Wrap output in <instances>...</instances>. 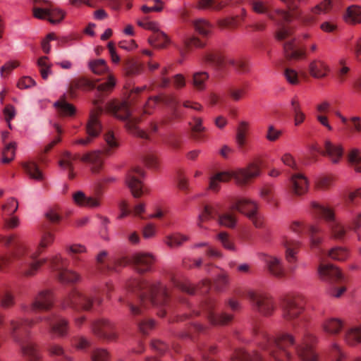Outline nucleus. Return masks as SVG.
I'll return each mask as SVG.
<instances>
[{
  "mask_svg": "<svg viewBox=\"0 0 361 361\" xmlns=\"http://www.w3.org/2000/svg\"><path fill=\"white\" fill-rule=\"evenodd\" d=\"M39 321H44L49 332L56 337L63 338L68 334L69 323L64 317L55 312H51L45 316L39 317Z\"/></svg>",
  "mask_w": 361,
  "mask_h": 361,
  "instance_id": "6ab92c4d",
  "label": "nucleus"
},
{
  "mask_svg": "<svg viewBox=\"0 0 361 361\" xmlns=\"http://www.w3.org/2000/svg\"><path fill=\"white\" fill-rule=\"evenodd\" d=\"M192 314L196 316L202 314L212 325H226L233 319L231 314L225 312L218 314L216 312V300L212 297L206 298L200 305L199 310H192L190 314H185L183 317L188 318Z\"/></svg>",
  "mask_w": 361,
  "mask_h": 361,
  "instance_id": "9d476101",
  "label": "nucleus"
},
{
  "mask_svg": "<svg viewBox=\"0 0 361 361\" xmlns=\"http://www.w3.org/2000/svg\"><path fill=\"white\" fill-rule=\"evenodd\" d=\"M188 240L187 235L179 233H176L165 238L164 243L170 247H177L180 246L184 242Z\"/></svg>",
  "mask_w": 361,
  "mask_h": 361,
  "instance_id": "3c124183",
  "label": "nucleus"
},
{
  "mask_svg": "<svg viewBox=\"0 0 361 361\" xmlns=\"http://www.w3.org/2000/svg\"><path fill=\"white\" fill-rule=\"evenodd\" d=\"M217 239L220 241L224 248L231 251H234L235 250V246L227 233H219L217 235Z\"/></svg>",
  "mask_w": 361,
  "mask_h": 361,
  "instance_id": "0e129e2a",
  "label": "nucleus"
},
{
  "mask_svg": "<svg viewBox=\"0 0 361 361\" xmlns=\"http://www.w3.org/2000/svg\"><path fill=\"white\" fill-rule=\"evenodd\" d=\"M344 324V322L340 318L328 317L322 322V329L326 334L336 336L341 332Z\"/></svg>",
  "mask_w": 361,
  "mask_h": 361,
  "instance_id": "2f4dec72",
  "label": "nucleus"
},
{
  "mask_svg": "<svg viewBox=\"0 0 361 361\" xmlns=\"http://www.w3.org/2000/svg\"><path fill=\"white\" fill-rule=\"evenodd\" d=\"M248 130V123L245 121H241L237 128L236 142L241 150L245 149L246 145V135Z\"/></svg>",
  "mask_w": 361,
  "mask_h": 361,
  "instance_id": "a18cd8bd",
  "label": "nucleus"
},
{
  "mask_svg": "<svg viewBox=\"0 0 361 361\" xmlns=\"http://www.w3.org/2000/svg\"><path fill=\"white\" fill-rule=\"evenodd\" d=\"M290 228L298 235H302L306 232L310 236L312 248H317L322 242V238L317 235L320 232V228L316 226L307 225L297 221L292 223Z\"/></svg>",
  "mask_w": 361,
  "mask_h": 361,
  "instance_id": "5701e85b",
  "label": "nucleus"
},
{
  "mask_svg": "<svg viewBox=\"0 0 361 361\" xmlns=\"http://www.w3.org/2000/svg\"><path fill=\"white\" fill-rule=\"evenodd\" d=\"M104 140L106 142V148L104 153L110 155L115 149L119 147L118 138L115 136L114 133L109 129L104 134Z\"/></svg>",
  "mask_w": 361,
  "mask_h": 361,
  "instance_id": "37998d69",
  "label": "nucleus"
},
{
  "mask_svg": "<svg viewBox=\"0 0 361 361\" xmlns=\"http://www.w3.org/2000/svg\"><path fill=\"white\" fill-rule=\"evenodd\" d=\"M311 209L314 215L324 218L328 222L333 238L336 240L343 239L346 234V229L339 221L335 219L334 213L331 209L316 202H312Z\"/></svg>",
  "mask_w": 361,
  "mask_h": 361,
  "instance_id": "f8f14e48",
  "label": "nucleus"
},
{
  "mask_svg": "<svg viewBox=\"0 0 361 361\" xmlns=\"http://www.w3.org/2000/svg\"><path fill=\"white\" fill-rule=\"evenodd\" d=\"M35 323L32 319L17 317L11 319L6 326L11 338L19 345L27 361H39L41 358L35 344L28 339L29 329Z\"/></svg>",
  "mask_w": 361,
  "mask_h": 361,
  "instance_id": "423d86ee",
  "label": "nucleus"
},
{
  "mask_svg": "<svg viewBox=\"0 0 361 361\" xmlns=\"http://www.w3.org/2000/svg\"><path fill=\"white\" fill-rule=\"evenodd\" d=\"M228 94L234 102H238L246 94V90L245 87H230Z\"/></svg>",
  "mask_w": 361,
  "mask_h": 361,
  "instance_id": "69168bd1",
  "label": "nucleus"
},
{
  "mask_svg": "<svg viewBox=\"0 0 361 361\" xmlns=\"http://www.w3.org/2000/svg\"><path fill=\"white\" fill-rule=\"evenodd\" d=\"M327 255L332 259L344 261L348 258L349 252L346 248L336 247L330 250Z\"/></svg>",
  "mask_w": 361,
  "mask_h": 361,
  "instance_id": "4d7b16f0",
  "label": "nucleus"
},
{
  "mask_svg": "<svg viewBox=\"0 0 361 361\" xmlns=\"http://www.w3.org/2000/svg\"><path fill=\"white\" fill-rule=\"evenodd\" d=\"M54 238V234L51 231H44L37 250L31 252L27 245L16 236H1L0 270L13 264L23 276H34L39 268L48 261L47 258L38 259L39 255L53 243Z\"/></svg>",
  "mask_w": 361,
  "mask_h": 361,
  "instance_id": "f03ea898",
  "label": "nucleus"
},
{
  "mask_svg": "<svg viewBox=\"0 0 361 361\" xmlns=\"http://www.w3.org/2000/svg\"><path fill=\"white\" fill-rule=\"evenodd\" d=\"M47 350L51 356L57 357V361H73V357L59 344L51 343L49 345Z\"/></svg>",
  "mask_w": 361,
  "mask_h": 361,
  "instance_id": "ea45409f",
  "label": "nucleus"
},
{
  "mask_svg": "<svg viewBox=\"0 0 361 361\" xmlns=\"http://www.w3.org/2000/svg\"><path fill=\"white\" fill-rule=\"evenodd\" d=\"M23 167L31 178L36 180H42L43 179V174L35 161L24 163Z\"/></svg>",
  "mask_w": 361,
  "mask_h": 361,
  "instance_id": "09e8293b",
  "label": "nucleus"
},
{
  "mask_svg": "<svg viewBox=\"0 0 361 361\" xmlns=\"http://www.w3.org/2000/svg\"><path fill=\"white\" fill-rule=\"evenodd\" d=\"M345 343L351 346L356 345L361 343V324L355 326L347 329L344 334Z\"/></svg>",
  "mask_w": 361,
  "mask_h": 361,
  "instance_id": "4c0bfd02",
  "label": "nucleus"
},
{
  "mask_svg": "<svg viewBox=\"0 0 361 361\" xmlns=\"http://www.w3.org/2000/svg\"><path fill=\"white\" fill-rule=\"evenodd\" d=\"M16 146L17 144L15 142H12L5 145V147L2 152V161L4 164H8L14 159Z\"/></svg>",
  "mask_w": 361,
  "mask_h": 361,
  "instance_id": "6e6d98bb",
  "label": "nucleus"
},
{
  "mask_svg": "<svg viewBox=\"0 0 361 361\" xmlns=\"http://www.w3.org/2000/svg\"><path fill=\"white\" fill-rule=\"evenodd\" d=\"M74 202L80 207L90 208L98 207L100 205L99 199L93 197H87L82 191H78L73 195Z\"/></svg>",
  "mask_w": 361,
  "mask_h": 361,
  "instance_id": "f704fd0d",
  "label": "nucleus"
},
{
  "mask_svg": "<svg viewBox=\"0 0 361 361\" xmlns=\"http://www.w3.org/2000/svg\"><path fill=\"white\" fill-rule=\"evenodd\" d=\"M184 50L181 51V54L183 55L192 47L202 48L204 47L205 43L200 40L198 37L192 36L185 39L183 42Z\"/></svg>",
  "mask_w": 361,
  "mask_h": 361,
  "instance_id": "052dcab7",
  "label": "nucleus"
},
{
  "mask_svg": "<svg viewBox=\"0 0 361 361\" xmlns=\"http://www.w3.org/2000/svg\"><path fill=\"white\" fill-rule=\"evenodd\" d=\"M285 247L286 259L290 264V271L294 272L296 269L297 255L298 253L300 242L296 240L285 238L283 241Z\"/></svg>",
  "mask_w": 361,
  "mask_h": 361,
  "instance_id": "bb28decb",
  "label": "nucleus"
},
{
  "mask_svg": "<svg viewBox=\"0 0 361 361\" xmlns=\"http://www.w3.org/2000/svg\"><path fill=\"white\" fill-rule=\"evenodd\" d=\"M83 162L91 164V171L94 173H99L102 168L103 159L101 151H93L84 154L80 158Z\"/></svg>",
  "mask_w": 361,
  "mask_h": 361,
  "instance_id": "473e14b6",
  "label": "nucleus"
},
{
  "mask_svg": "<svg viewBox=\"0 0 361 361\" xmlns=\"http://www.w3.org/2000/svg\"><path fill=\"white\" fill-rule=\"evenodd\" d=\"M123 63L126 73L129 75L139 74L143 70L142 63L133 59H127L123 61Z\"/></svg>",
  "mask_w": 361,
  "mask_h": 361,
  "instance_id": "de8ad7c7",
  "label": "nucleus"
},
{
  "mask_svg": "<svg viewBox=\"0 0 361 361\" xmlns=\"http://www.w3.org/2000/svg\"><path fill=\"white\" fill-rule=\"evenodd\" d=\"M115 85L116 80L114 77L109 75L108 76V79L105 82L99 84L97 87L98 94L97 98L92 101V104L94 105V109L91 111L86 125L87 137L75 140L73 142L74 145L87 146L100 135L103 127L99 119V116L104 111L102 106L103 104V96L111 92L114 89Z\"/></svg>",
  "mask_w": 361,
  "mask_h": 361,
  "instance_id": "39448f33",
  "label": "nucleus"
},
{
  "mask_svg": "<svg viewBox=\"0 0 361 361\" xmlns=\"http://www.w3.org/2000/svg\"><path fill=\"white\" fill-rule=\"evenodd\" d=\"M261 259L266 264L269 272L277 278H283L286 275L282 259L274 255H261Z\"/></svg>",
  "mask_w": 361,
  "mask_h": 361,
  "instance_id": "a878e982",
  "label": "nucleus"
},
{
  "mask_svg": "<svg viewBox=\"0 0 361 361\" xmlns=\"http://www.w3.org/2000/svg\"><path fill=\"white\" fill-rule=\"evenodd\" d=\"M32 12L36 18L47 19L51 23H59L65 16L63 11L54 8L47 1H35Z\"/></svg>",
  "mask_w": 361,
  "mask_h": 361,
  "instance_id": "a211bd4d",
  "label": "nucleus"
},
{
  "mask_svg": "<svg viewBox=\"0 0 361 361\" xmlns=\"http://www.w3.org/2000/svg\"><path fill=\"white\" fill-rule=\"evenodd\" d=\"M191 23L195 32L202 37L209 36L212 32V24L204 18L195 19Z\"/></svg>",
  "mask_w": 361,
  "mask_h": 361,
  "instance_id": "a19ab883",
  "label": "nucleus"
},
{
  "mask_svg": "<svg viewBox=\"0 0 361 361\" xmlns=\"http://www.w3.org/2000/svg\"><path fill=\"white\" fill-rule=\"evenodd\" d=\"M309 182L302 173L296 172L289 178V190L295 196L304 195L308 191Z\"/></svg>",
  "mask_w": 361,
  "mask_h": 361,
  "instance_id": "393cba45",
  "label": "nucleus"
},
{
  "mask_svg": "<svg viewBox=\"0 0 361 361\" xmlns=\"http://www.w3.org/2000/svg\"><path fill=\"white\" fill-rule=\"evenodd\" d=\"M155 260L153 254L145 252H135L130 258V264L140 274L150 271Z\"/></svg>",
  "mask_w": 361,
  "mask_h": 361,
  "instance_id": "4be33fe9",
  "label": "nucleus"
},
{
  "mask_svg": "<svg viewBox=\"0 0 361 361\" xmlns=\"http://www.w3.org/2000/svg\"><path fill=\"white\" fill-rule=\"evenodd\" d=\"M146 86L136 87L132 90L128 101L117 102L111 101L106 104L107 111L116 118L126 121V127L135 135L145 140H149V135L143 130L137 127L139 119L133 117L131 115V105L133 104V95L140 93Z\"/></svg>",
  "mask_w": 361,
  "mask_h": 361,
  "instance_id": "6e6552de",
  "label": "nucleus"
},
{
  "mask_svg": "<svg viewBox=\"0 0 361 361\" xmlns=\"http://www.w3.org/2000/svg\"><path fill=\"white\" fill-rule=\"evenodd\" d=\"M259 174V166L252 163L245 169L217 173L210 178L209 188L210 190L216 192L220 188V183L228 182L232 178L235 180L238 185L244 186Z\"/></svg>",
  "mask_w": 361,
  "mask_h": 361,
  "instance_id": "1a4fd4ad",
  "label": "nucleus"
},
{
  "mask_svg": "<svg viewBox=\"0 0 361 361\" xmlns=\"http://www.w3.org/2000/svg\"><path fill=\"white\" fill-rule=\"evenodd\" d=\"M228 283V276L225 273L218 275L214 281V287L216 291H222Z\"/></svg>",
  "mask_w": 361,
  "mask_h": 361,
  "instance_id": "774afa93",
  "label": "nucleus"
},
{
  "mask_svg": "<svg viewBox=\"0 0 361 361\" xmlns=\"http://www.w3.org/2000/svg\"><path fill=\"white\" fill-rule=\"evenodd\" d=\"M54 305V297L51 290L43 289L39 290L28 305L21 303L20 310L25 313L36 312H49Z\"/></svg>",
  "mask_w": 361,
  "mask_h": 361,
  "instance_id": "ddd939ff",
  "label": "nucleus"
},
{
  "mask_svg": "<svg viewBox=\"0 0 361 361\" xmlns=\"http://www.w3.org/2000/svg\"><path fill=\"white\" fill-rule=\"evenodd\" d=\"M250 4L254 12L267 14L278 27L276 37L278 40L284 41L283 51L287 59L298 60L305 56V51L297 46L295 39L292 37L291 28L286 25L292 20V16L288 11L279 8L269 11L266 4L261 0H250Z\"/></svg>",
  "mask_w": 361,
  "mask_h": 361,
  "instance_id": "20e7f679",
  "label": "nucleus"
},
{
  "mask_svg": "<svg viewBox=\"0 0 361 361\" xmlns=\"http://www.w3.org/2000/svg\"><path fill=\"white\" fill-rule=\"evenodd\" d=\"M51 268L56 273L58 279L63 283L71 284L80 280V276L68 269V260L61 255L54 256L49 259Z\"/></svg>",
  "mask_w": 361,
  "mask_h": 361,
  "instance_id": "dca6fc26",
  "label": "nucleus"
},
{
  "mask_svg": "<svg viewBox=\"0 0 361 361\" xmlns=\"http://www.w3.org/2000/svg\"><path fill=\"white\" fill-rule=\"evenodd\" d=\"M16 303L14 295L8 291L4 290L0 293V306L4 309L12 307Z\"/></svg>",
  "mask_w": 361,
  "mask_h": 361,
  "instance_id": "5fc2aeb1",
  "label": "nucleus"
},
{
  "mask_svg": "<svg viewBox=\"0 0 361 361\" xmlns=\"http://www.w3.org/2000/svg\"><path fill=\"white\" fill-rule=\"evenodd\" d=\"M191 128L192 136L197 140L203 139L204 135L202 134L205 131V128L202 126V119L199 117H193L192 121L189 123Z\"/></svg>",
  "mask_w": 361,
  "mask_h": 361,
  "instance_id": "8fccbe9b",
  "label": "nucleus"
},
{
  "mask_svg": "<svg viewBox=\"0 0 361 361\" xmlns=\"http://www.w3.org/2000/svg\"><path fill=\"white\" fill-rule=\"evenodd\" d=\"M220 206L219 204H206L203 211L199 215L197 225L200 228H203L202 223L209 220L218 218L219 223L224 226L233 228L236 223L235 216L230 212L223 214H219Z\"/></svg>",
  "mask_w": 361,
  "mask_h": 361,
  "instance_id": "2eb2a0df",
  "label": "nucleus"
},
{
  "mask_svg": "<svg viewBox=\"0 0 361 361\" xmlns=\"http://www.w3.org/2000/svg\"><path fill=\"white\" fill-rule=\"evenodd\" d=\"M285 4L289 10L296 12L294 15L295 18H299L302 23L305 25H311L317 21V16L329 12L332 8L331 0H324L310 9V13L302 14L301 12H297L301 0H280Z\"/></svg>",
  "mask_w": 361,
  "mask_h": 361,
  "instance_id": "9b49d317",
  "label": "nucleus"
},
{
  "mask_svg": "<svg viewBox=\"0 0 361 361\" xmlns=\"http://www.w3.org/2000/svg\"><path fill=\"white\" fill-rule=\"evenodd\" d=\"M231 209L245 214L249 218L252 216L254 212L257 210L255 202L245 198L235 200L231 204Z\"/></svg>",
  "mask_w": 361,
  "mask_h": 361,
  "instance_id": "7c9ffc66",
  "label": "nucleus"
},
{
  "mask_svg": "<svg viewBox=\"0 0 361 361\" xmlns=\"http://www.w3.org/2000/svg\"><path fill=\"white\" fill-rule=\"evenodd\" d=\"M247 298L253 308L264 316H270L275 310V305L271 297L262 290H250Z\"/></svg>",
  "mask_w": 361,
  "mask_h": 361,
  "instance_id": "f3484780",
  "label": "nucleus"
},
{
  "mask_svg": "<svg viewBox=\"0 0 361 361\" xmlns=\"http://www.w3.org/2000/svg\"><path fill=\"white\" fill-rule=\"evenodd\" d=\"M90 358L92 361H109L110 353L106 349L95 348L91 351Z\"/></svg>",
  "mask_w": 361,
  "mask_h": 361,
  "instance_id": "13d9d810",
  "label": "nucleus"
},
{
  "mask_svg": "<svg viewBox=\"0 0 361 361\" xmlns=\"http://www.w3.org/2000/svg\"><path fill=\"white\" fill-rule=\"evenodd\" d=\"M320 153L327 157L333 164H338L343 158V149L339 144H335L329 140H326Z\"/></svg>",
  "mask_w": 361,
  "mask_h": 361,
  "instance_id": "c85d7f7f",
  "label": "nucleus"
},
{
  "mask_svg": "<svg viewBox=\"0 0 361 361\" xmlns=\"http://www.w3.org/2000/svg\"><path fill=\"white\" fill-rule=\"evenodd\" d=\"M96 87V84L85 78H80L71 81L68 87V94L71 98L76 97V92L78 90H91Z\"/></svg>",
  "mask_w": 361,
  "mask_h": 361,
  "instance_id": "72a5a7b5",
  "label": "nucleus"
},
{
  "mask_svg": "<svg viewBox=\"0 0 361 361\" xmlns=\"http://www.w3.org/2000/svg\"><path fill=\"white\" fill-rule=\"evenodd\" d=\"M92 331L98 338L114 341L117 338V334L114 323L106 319H99L92 324Z\"/></svg>",
  "mask_w": 361,
  "mask_h": 361,
  "instance_id": "412c9836",
  "label": "nucleus"
},
{
  "mask_svg": "<svg viewBox=\"0 0 361 361\" xmlns=\"http://www.w3.org/2000/svg\"><path fill=\"white\" fill-rule=\"evenodd\" d=\"M18 208V203L17 200L14 198H11L2 206L4 215H11L16 212Z\"/></svg>",
  "mask_w": 361,
  "mask_h": 361,
  "instance_id": "338daca9",
  "label": "nucleus"
},
{
  "mask_svg": "<svg viewBox=\"0 0 361 361\" xmlns=\"http://www.w3.org/2000/svg\"><path fill=\"white\" fill-rule=\"evenodd\" d=\"M346 22L350 23H359L361 22V7L353 5L348 8L344 16Z\"/></svg>",
  "mask_w": 361,
  "mask_h": 361,
  "instance_id": "49530a36",
  "label": "nucleus"
},
{
  "mask_svg": "<svg viewBox=\"0 0 361 361\" xmlns=\"http://www.w3.org/2000/svg\"><path fill=\"white\" fill-rule=\"evenodd\" d=\"M303 310L302 301L298 298H287L282 303L284 320L291 324L297 335L299 336L300 329L303 331L298 340L288 333H282L276 337L271 336L264 329L255 327L254 333L260 340L259 350L248 353L237 349L231 357V361H264L267 357L274 361H289L293 351L298 353L302 361H320L313 350L317 338L305 329V319L300 317Z\"/></svg>",
  "mask_w": 361,
  "mask_h": 361,
  "instance_id": "f257e3e1",
  "label": "nucleus"
},
{
  "mask_svg": "<svg viewBox=\"0 0 361 361\" xmlns=\"http://www.w3.org/2000/svg\"><path fill=\"white\" fill-rule=\"evenodd\" d=\"M316 255L319 260L317 272L320 279L331 283L342 281L343 276L341 271L333 264L324 262L325 252L323 250H319Z\"/></svg>",
  "mask_w": 361,
  "mask_h": 361,
  "instance_id": "aec40b11",
  "label": "nucleus"
},
{
  "mask_svg": "<svg viewBox=\"0 0 361 361\" xmlns=\"http://www.w3.org/2000/svg\"><path fill=\"white\" fill-rule=\"evenodd\" d=\"M128 288L137 296V301L130 298L126 301L119 298L121 302L126 303L133 316L142 315L146 310L154 306L160 310L157 312L159 317H164L169 307V295L165 286L159 281H149L142 279H133L128 283Z\"/></svg>",
  "mask_w": 361,
  "mask_h": 361,
  "instance_id": "7ed1b4c3",
  "label": "nucleus"
},
{
  "mask_svg": "<svg viewBox=\"0 0 361 361\" xmlns=\"http://www.w3.org/2000/svg\"><path fill=\"white\" fill-rule=\"evenodd\" d=\"M79 154H72L68 152H65L63 154L61 160L59 161V166L61 168L67 169L69 170L68 177L71 179L73 178L75 176V174L73 172V162L79 159Z\"/></svg>",
  "mask_w": 361,
  "mask_h": 361,
  "instance_id": "79ce46f5",
  "label": "nucleus"
},
{
  "mask_svg": "<svg viewBox=\"0 0 361 361\" xmlns=\"http://www.w3.org/2000/svg\"><path fill=\"white\" fill-rule=\"evenodd\" d=\"M144 175V171L139 166H136L133 168L126 176V183L135 197H140L144 192L142 182L139 179Z\"/></svg>",
  "mask_w": 361,
  "mask_h": 361,
  "instance_id": "b1692460",
  "label": "nucleus"
},
{
  "mask_svg": "<svg viewBox=\"0 0 361 361\" xmlns=\"http://www.w3.org/2000/svg\"><path fill=\"white\" fill-rule=\"evenodd\" d=\"M224 6L222 3H218L216 0H199L197 7L199 9L212 8L219 10Z\"/></svg>",
  "mask_w": 361,
  "mask_h": 361,
  "instance_id": "e2e57ef3",
  "label": "nucleus"
},
{
  "mask_svg": "<svg viewBox=\"0 0 361 361\" xmlns=\"http://www.w3.org/2000/svg\"><path fill=\"white\" fill-rule=\"evenodd\" d=\"M172 283L177 288L188 295H193L197 290L201 294H206L211 288V282L207 279L203 280L197 288L194 287L189 281H180L176 279H172Z\"/></svg>",
  "mask_w": 361,
  "mask_h": 361,
  "instance_id": "cd10ccee",
  "label": "nucleus"
},
{
  "mask_svg": "<svg viewBox=\"0 0 361 361\" xmlns=\"http://www.w3.org/2000/svg\"><path fill=\"white\" fill-rule=\"evenodd\" d=\"M209 78V73L206 71L195 72L192 74V84L197 90L203 91L206 88V83Z\"/></svg>",
  "mask_w": 361,
  "mask_h": 361,
  "instance_id": "c03bdc74",
  "label": "nucleus"
},
{
  "mask_svg": "<svg viewBox=\"0 0 361 361\" xmlns=\"http://www.w3.org/2000/svg\"><path fill=\"white\" fill-rule=\"evenodd\" d=\"M204 61L219 69H223L226 64L232 66L239 73H245L249 71L246 61L226 57L221 51H212L203 56Z\"/></svg>",
  "mask_w": 361,
  "mask_h": 361,
  "instance_id": "4468645a",
  "label": "nucleus"
},
{
  "mask_svg": "<svg viewBox=\"0 0 361 361\" xmlns=\"http://www.w3.org/2000/svg\"><path fill=\"white\" fill-rule=\"evenodd\" d=\"M112 286L109 283L106 284L105 288L97 289L92 293H81L73 289L60 300L59 306L63 310L71 308L75 312L90 311L94 305L102 304V295H106L109 298Z\"/></svg>",
  "mask_w": 361,
  "mask_h": 361,
  "instance_id": "0eeeda50",
  "label": "nucleus"
},
{
  "mask_svg": "<svg viewBox=\"0 0 361 361\" xmlns=\"http://www.w3.org/2000/svg\"><path fill=\"white\" fill-rule=\"evenodd\" d=\"M89 67L95 74H103L108 71V66L104 59H97L90 61Z\"/></svg>",
  "mask_w": 361,
  "mask_h": 361,
  "instance_id": "bf43d9fd",
  "label": "nucleus"
},
{
  "mask_svg": "<svg viewBox=\"0 0 361 361\" xmlns=\"http://www.w3.org/2000/svg\"><path fill=\"white\" fill-rule=\"evenodd\" d=\"M47 56H42L38 59L37 65L39 68V72L42 78L47 80L49 75L51 73V64L48 62Z\"/></svg>",
  "mask_w": 361,
  "mask_h": 361,
  "instance_id": "864d4df0",
  "label": "nucleus"
},
{
  "mask_svg": "<svg viewBox=\"0 0 361 361\" xmlns=\"http://www.w3.org/2000/svg\"><path fill=\"white\" fill-rule=\"evenodd\" d=\"M66 250L68 255H70L73 259L76 262L79 260L78 255L86 252V248L81 244H73L71 245L66 246Z\"/></svg>",
  "mask_w": 361,
  "mask_h": 361,
  "instance_id": "680f3d73",
  "label": "nucleus"
},
{
  "mask_svg": "<svg viewBox=\"0 0 361 361\" xmlns=\"http://www.w3.org/2000/svg\"><path fill=\"white\" fill-rule=\"evenodd\" d=\"M348 161L356 172H361V154L358 149H353L350 152Z\"/></svg>",
  "mask_w": 361,
  "mask_h": 361,
  "instance_id": "603ef678",
  "label": "nucleus"
},
{
  "mask_svg": "<svg viewBox=\"0 0 361 361\" xmlns=\"http://www.w3.org/2000/svg\"><path fill=\"white\" fill-rule=\"evenodd\" d=\"M159 102H163L169 106L171 108L173 114L176 115L178 102L171 97H166L163 98L160 97H150L143 108L144 114H151Z\"/></svg>",
  "mask_w": 361,
  "mask_h": 361,
  "instance_id": "c756f323",
  "label": "nucleus"
},
{
  "mask_svg": "<svg viewBox=\"0 0 361 361\" xmlns=\"http://www.w3.org/2000/svg\"><path fill=\"white\" fill-rule=\"evenodd\" d=\"M310 73L314 78H324L325 77L329 69L324 62L320 60H315L310 64Z\"/></svg>",
  "mask_w": 361,
  "mask_h": 361,
  "instance_id": "58836bf2",
  "label": "nucleus"
},
{
  "mask_svg": "<svg viewBox=\"0 0 361 361\" xmlns=\"http://www.w3.org/2000/svg\"><path fill=\"white\" fill-rule=\"evenodd\" d=\"M54 106L60 116H73L76 112L75 107L68 103L65 97L54 103Z\"/></svg>",
  "mask_w": 361,
  "mask_h": 361,
  "instance_id": "e433bc0d",
  "label": "nucleus"
},
{
  "mask_svg": "<svg viewBox=\"0 0 361 361\" xmlns=\"http://www.w3.org/2000/svg\"><path fill=\"white\" fill-rule=\"evenodd\" d=\"M149 43L157 49H164L169 43V39L166 33L159 30H154L148 39Z\"/></svg>",
  "mask_w": 361,
  "mask_h": 361,
  "instance_id": "c9c22d12",
  "label": "nucleus"
}]
</instances>
